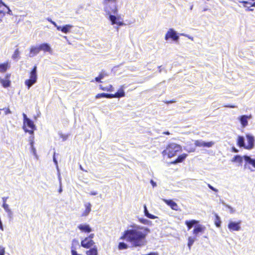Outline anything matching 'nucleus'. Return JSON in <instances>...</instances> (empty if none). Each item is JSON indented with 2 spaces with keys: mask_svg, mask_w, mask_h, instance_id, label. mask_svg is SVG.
Here are the masks:
<instances>
[{
  "mask_svg": "<svg viewBox=\"0 0 255 255\" xmlns=\"http://www.w3.org/2000/svg\"><path fill=\"white\" fill-rule=\"evenodd\" d=\"M130 229L125 230L120 237L121 240H125L130 243L133 247H141L147 243L146 237L150 233L147 227L135 224L130 226Z\"/></svg>",
  "mask_w": 255,
  "mask_h": 255,
  "instance_id": "1",
  "label": "nucleus"
},
{
  "mask_svg": "<svg viewBox=\"0 0 255 255\" xmlns=\"http://www.w3.org/2000/svg\"><path fill=\"white\" fill-rule=\"evenodd\" d=\"M199 222V221L196 220H186L185 222L188 230H190L194 226V228L192 231V234L195 237H197L200 234H203L206 230V227L200 224Z\"/></svg>",
  "mask_w": 255,
  "mask_h": 255,
  "instance_id": "2",
  "label": "nucleus"
},
{
  "mask_svg": "<svg viewBox=\"0 0 255 255\" xmlns=\"http://www.w3.org/2000/svg\"><path fill=\"white\" fill-rule=\"evenodd\" d=\"M245 161V168L246 169H249L251 171H255V159L252 158L250 156L248 155H244L241 156L239 155H237L234 156L232 161L241 163L243 162V160Z\"/></svg>",
  "mask_w": 255,
  "mask_h": 255,
  "instance_id": "3",
  "label": "nucleus"
},
{
  "mask_svg": "<svg viewBox=\"0 0 255 255\" xmlns=\"http://www.w3.org/2000/svg\"><path fill=\"white\" fill-rule=\"evenodd\" d=\"M104 11L106 15L108 16V19L110 18L111 15H118V10L116 0H104Z\"/></svg>",
  "mask_w": 255,
  "mask_h": 255,
  "instance_id": "4",
  "label": "nucleus"
},
{
  "mask_svg": "<svg viewBox=\"0 0 255 255\" xmlns=\"http://www.w3.org/2000/svg\"><path fill=\"white\" fill-rule=\"evenodd\" d=\"M181 150L182 147L181 145L171 142L168 144L166 148L162 152V154L163 156L167 155L168 157L171 158L176 155L178 152Z\"/></svg>",
  "mask_w": 255,
  "mask_h": 255,
  "instance_id": "5",
  "label": "nucleus"
},
{
  "mask_svg": "<svg viewBox=\"0 0 255 255\" xmlns=\"http://www.w3.org/2000/svg\"><path fill=\"white\" fill-rule=\"evenodd\" d=\"M37 66L35 65L30 72L29 79L25 81V85L27 87L28 89L37 82Z\"/></svg>",
  "mask_w": 255,
  "mask_h": 255,
  "instance_id": "6",
  "label": "nucleus"
},
{
  "mask_svg": "<svg viewBox=\"0 0 255 255\" xmlns=\"http://www.w3.org/2000/svg\"><path fill=\"white\" fill-rule=\"evenodd\" d=\"M171 38L173 41L177 42L179 39L177 32L173 28H170L165 36V39L167 41Z\"/></svg>",
  "mask_w": 255,
  "mask_h": 255,
  "instance_id": "7",
  "label": "nucleus"
},
{
  "mask_svg": "<svg viewBox=\"0 0 255 255\" xmlns=\"http://www.w3.org/2000/svg\"><path fill=\"white\" fill-rule=\"evenodd\" d=\"M88 238L85 237L83 240L81 241V246L86 249H90V248L95 246V243L93 240L88 239Z\"/></svg>",
  "mask_w": 255,
  "mask_h": 255,
  "instance_id": "8",
  "label": "nucleus"
},
{
  "mask_svg": "<svg viewBox=\"0 0 255 255\" xmlns=\"http://www.w3.org/2000/svg\"><path fill=\"white\" fill-rule=\"evenodd\" d=\"M241 221H239L237 222H230L228 227L230 231H238L241 230Z\"/></svg>",
  "mask_w": 255,
  "mask_h": 255,
  "instance_id": "9",
  "label": "nucleus"
},
{
  "mask_svg": "<svg viewBox=\"0 0 255 255\" xmlns=\"http://www.w3.org/2000/svg\"><path fill=\"white\" fill-rule=\"evenodd\" d=\"M109 19L111 21L112 25L117 24L119 26H121L125 24L123 22L120 20V17L118 15H111L110 18Z\"/></svg>",
  "mask_w": 255,
  "mask_h": 255,
  "instance_id": "10",
  "label": "nucleus"
},
{
  "mask_svg": "<svg viewBox=\"0 0 255 255\" xmlns=\"http://www.w3.org/2000/svg\"><path fill=\"white\" fill-rule=\"evenodd\" d=\"M252 118V115H242L238 118V120L240 121L242 126L243 128H245L248 125V120Z\"/></svg>",
  "mask_w": 255,
  "mask_h": 255,
  "instance_id": "11",
  "label": "nucleus"
},
{
  "mask_svg": "<svg viewBox=\"0 0 255 255\" xmlns=\"http://www.w3.org/2000/svg\"><path fill=\"white\" fill-rule=\"evenodd\" d=\"M73 27V26L71 24H66L63 26H59L57 25L56 29L58 31H61L64 33H69L71 29Z\"/></svg>",
  "mask_w": 255,
  "mask_h": 255,
  "instance_id": "12",
  "label": "nucleus"
},
{
  "mask_svg": "<svg viewBox=\"0 0 255 255\" xmlns=\"http://www.w3.org/2000/svg\"><path fill=\"white\" fill-rule=\"evenodd\" d=\"M246 137L248 144L246 145L247 147H246V149H251L254 146L255 138L253 135L250 134H247Z\"/></svg>",
  "mask_w": 255,
  "mask_h": 255,
  "instance_id": "13",
  "label": "nucleus"
},
{
  "mask_svg": "<svg viewBox=\"0 0 255 255\" xmlns=\"http://www.w3.org/2000/svg\"><path fill=\"white\" fill-rule=\"evenodd\" d=\"M163 201L174 210L177 211L178 210V206L177 204L172 200H167L165 199H162Z\"/></svg>",
  "mask_w": 255,
  "mask_h": 255,
  "instance_id": "14",
  "label": "nucleus"
},
{
  "mask_svg": "<svg viewBox=\"0 0 255 255\" xmlns=\"http://www.w3.org/2000/svg\"><path fill=\"white\" fill-rule=\"evenodd\" d=\"M78 228L81 232L85 233H89L92 231V228L88 224H80L78 225Z\"/></svg>",
  "mask_w": 255,
  "mask_h": 255,
  "instance_id": "15",
  "label": "nucleus"
},
{
  "mask_svg": "<svg viewBox=\"0 0 255 255\" xmlns=\"http://www.w3.org/2000/svg\"><path fill=\"white\" fill-rule=\"evenodd\" d=\"M40 51L39 46H32L31 47L29 57H33Z\"/></svg>",
  "mask_w": 255,
  "mask_h": 255,
  "instance_id": "16",
  "label": "nucleus"
},
{
  "mask_svg": "<svg viewBox=\"0 0 255 255\" xmlns=\"http://www.w3.org/2000/svg\"><path fill=\"white\" fill-rule=\"evenodd\" d=\"M88 249L85 252L86 255H98V250L96 246H94Z\"/></svg>",
  "mask_w": 255,
  "mask_h": 255,
  "instance_id": "17",
  "label": "nucleus"
},
{
  "mask_svg": "<svg viewBox=\"0 0 255 255\" xmlns=\"http://www.w3.org/2000/svg\"><path fill=\"white\" fill-rule=\"evenodd\" d=\"M187 154L186 153H183L181 154L178 156V157L173 161L171 162V163L175 164L178 163L182 162L187 157Z\"/></svg>",
  "mask_w": 255,
  "mask_h": 255,
  "instance_id": "18",
  "label": "nucleus"
},
{
  "mask_svg": "<svg viewBox=\"0 0 255 255\" xmlns=\"http://www.w3.org/2000/svg\"><path fill=\"white\" fill-rule=\"evenodd\" d=\"M38 46L40 51L43 50L45 52H50L51 51L49 44L47 43H42Z\"/></svg>",
  "mask_w": 255,
  "mask_h": 255,
  "instance_id": "19",
  "label": "nucleus"
},
{
  "mask_svg": "<svg viewBox=\"0 0 255 255\" xmlns=\"http://www.w3.org/2000/svg\"><path fill=\"white\" fill-rule=\"evenodd\" d=\"M237 145L240 147H243L246 148L247 147L245 144V139L243 136H239L237 139Z\"/></svg>",
  "mask_w": 255,
  "mask_h": 255,
  "instance_id": "20",
  "label": "nucleus"
},
{
  "mask_svg": "<svg viewBox=\"0 0 255 255\" xmlns=\"http://www.w3.org/2000/svg\"><path fill=\"white\" fill-rule=\"evenodd\" d=\"M26 126L30 129H36L35 125L34 124L33 121L30 119L23 122V126L25 127Z\"/></svg>",
  "mask_w": 255,
  "mask_h": 255,
  "instance_id": "21",
  "label": "nucleus"
},
{
  "mask_svg": "<svg viewBox=\"0 0 255 255\" xmlns=\"http://www.w3.org/2000/svg\"><path fill=\"white\" fill-rule=\"evenodd\" d=\"M85 210L82 214V216H87L91 211V204L90 203H87L85 204Z\"/></svg>",
  "mask_w": 255,
  "mask_h": 255,
  "instance_id": "22",
  "label": "nucleus"
},
{
  "mask_svg": "<svg viewBox=\"0 0 255 255\" xmlns=\"http://www.w3.org/2000/svg\"><path fill=\"white\" fill-rule=\"evenodd\" d=\"M240 2L242 3L243 4L244 6L247 8V9H246L247 11H253L254 10V9L250 8L251 7H252L251 6L252 2H249L248 1H245V0L240 1Z\"/></svg>",
  "mask_w": 255,
  "mask_h": 255,
  "instance_id": "23",
  "label": "nucleus"
},
{
  "mask_svg": "<svg viewBox=\"0 0 255 255\" xmlns=\"http://www.w3.org/2000/svg\"><path fill=\"white\" fill-rule=\"evenodd\" d=\"M123 86L116 93V98H121L125 97V93L124 92V90H123Z\"/></svg>",
  "mask_w": 255,
  "mask_h": 255,
  "instance_id": "24",
  "label": "nucleus"
},
{
  "mask_svg": "<svg viewBox=\"0 0 255 255\" xmlns=\"http://www.w3.org/2000/svg\"><path fill=\"white\" fill-rule=\"evenodd\" d=\"M78 243V241L75 240V239H74L72 241V246H71V255H82L81 254H78V253L76 251V248L73 246V243Z\"/></svg>",
  "mask_w": 255,
  "mask_h": 255,
  "instance_id": "25",
  "label": "nucleus"
},
{
  "mask_svg": "<svg viewBox=\"0 0 255 255\" xmlns=\"http://www.w3.org/2000/svg\"><path fill=\"white\" fill-rule=\"evenodd\" d=\"M144 213L145 215L149 219H155L157 218L156 216L149 213L146 206H144Z\"/></svg>",
  "mask_w": 255,
  "mask_h": 255,
  "instance_id": "26",
  "label": "nucleus"
},
{
  "mask_svg": "<svg viewBox=\"0 0 255 255\" xmlns=\"http://www.w3.org/2000/svg\"><path fill=\"white\" fill-rule=\"evenodd\" d=\"M0 83L2 84V86L4 88H7L10 86V81L8 80H4L1 79Z\"/></svg>",
  "mask_w": 255,
  "mask_h": 255,
  "instance_id": "27",
  "label": "nucleus"
},
{
  "mask_svg": "<svg viewBox=\"0 0 255 255\" xmlns=\"http://www.w3.org/2000/svg\"><path fill=\"white\" fill-rule=\"evenodd\" d=\"M196 237H195L194 236V237H189L188 238V244H187V245H188V246L189 249H191V246L193 245L194 242L196 240Z\"/></svg>",
  "mask_w": 255,
  "mask_h": 255,
  "instance_id": "28",
  "label": "nucleus"
},
{
  "mask_svg": "<svg viewBox=\"0 0 255 255\" xmlns=\"http://www.w3.org/2000/svg\"><path fill=\"white\" fill-rule=\"evenodd\" d=\"M8 63H2L0 64V72H5L7 69Z\"/></svg>",
  "mask_w": 255,
  "mask_h": 255,
  "instance_id": "29",
  "label": "nucleus"
},
{
  "mask_svg": "<svg viewBox=\"0 0 255 255\" xmlns=\"http://www.w3.org/2000/svg\"><path fill=\"white\" fill-rule=\"evenodd\" d=\"M128 247V245L124 242H120L118 245V249L120 250L127 249Z\"/></svg>",
  "mask_w": 255,
  "mask_h": 255,
  "instance_id": "30",
  "label": "nucleus"
},
{
  "mask_svg": "<svg viewBox=\"0 0 255 255\" xmlns=\"http://www.w3.org/2000/svg\"><path fill=\"white\" fill-rule=\"evenodd\" d=\"M214 223H215V225L217 227H220L221 226V221L220 220V218L217 215H216V216H215Z\"/></svg>",
  "mask_w": 255,
  "mask_h": 255,
  "instance_id": "31",
  "label": "nucleus"
},
{
  "mask_svg": "<svg viewBox=\"0 0 255 255\" xmlns=\"http://www.w3.org/2000/svg\"><path fill=\"white\" fill-rule=\"evenodd\" d=\"M196 146L204 147L205 141L202 140H197L195 142Z\"/></svg>",
  "mask_w": 255,
  "mask_h": 255,
  "instance_id": "32",
  "label": "nucleus"
},
{
  "mask_svg": "<svg viewBox=\"0 0 255 255\" xmlns=\"http://www.w3.org/2000/svg\"><path fill=\"white\" fill-rule=\"evenodd\" d=\"M100 88L101 90L111 92L113 90V86L112 85H110L109 87H104L102 85H100Z\"/></svg>",
  "mask_w": 255,
  "mask_h": 255,
  "instance_id": "33",
  "label": "nucleus"
},
{
  "mask_svg": "<svg viewBox=\"0 0 255 255\" xmlns=\"http://www.w3.org/2000/svg\"><path fill=\"white\" fill-rule=\"evenodd\" d=\"M138 220L140 223L144 225H149L151 223V221L143 218H140L138 219Z\"/></svg>",
  "mask_w": 255,
  "mask_h": 255,
  "instance_id": "34",
  "label": "nucleus"
},
{
  "mask_svg": "<svg viewBox=\"0 0 255 255\" xmlns=\"http://www.w3.org/2000/svg\"><path fill=\"white\" fill-rule=\"evenodd\" d=\"M31 147V152L33 153V154L35 156L36 159H38V155L36 153V150L35 148L34 147V144L30 145Z\"/></svg>",
  "mask_w": 255,
  "mask_h": 255,
  "instance_id": "35",
  "label": "nucleus"
},
{
  "mask_svg": "<svg viewBox=\"0 0 255 255\" xmlns=\"http://www.w3.org/2000/svg\"><path fill=\"white\" fill-rule=\"evenodd\" d=\"M105 74L104 73H101L99 76L95 78V81L97 82H101V80L104 78Z\"/></svg>",
  "mask_w": 255,
  "mask_h": 255,
  "instance_id": "36",
  "label": "nucleus"
},
{
  "mask_svg": "<svg viewBox=\"0 0 255 255\" xmlns=\"http://www.w3.org/2000/svg\"><path fill=\"white\" fill-rule=\"evenodd\" d=\"M184 149L188 152H192L195 151V148L194 147H189L188 145H187L184 147Z\"/></svg>",
  "mask_w": 255,
  "mask_h": 255,
  "instance_id": "37",
  "label": "nucleus"
},
{
  "mask_svg": "<svg viewBox=\"0 0 255 255\" xmlns=\"http://www.w3.org/2000/svg\"><path fill=\"white\" fill-rule=\"evenodd\" d=\"M107 98V93H101V94H98L96 96V99H99V98Z\"/></svg>",
  "mask_w": 255,
  "mask_h": 255,
  "instance_id": "38",
  "label": "nucleus"
},
{
  "mask_svg": "<svg viewBox=\"0 0 255 255\" xmlns=\"http://www.w3.org/2000/svg\"><path fill=\"white\" fill-rule=\"evenodd\" d=\"M23 128L25 132H28L30 135H33L34 130L36 129H28L26 128V127H24V126H23Z\"/></svg>",
  "mask_w": 255,
  "mask_h": 255,
  "instance_id": "39",
  "label": "nucleus"
},
{
  "mask_svg": "<svg viewBox=\"0 0 255 255\" xmlns=\"http://www.w3.org/2000/svg\"><path fill=\"white\" fill-rule=\"evenodd\" d=\"M214 144H215V142L214 141H209V142H205V141L204 147H211Z\"/></svg>",
  "mask_w": 255,
  "mask_h": 255,
  "instance_id": "40",
  "label": "nucleus"
},
{
  "mask_svg": "<svg viewBox=\"0 0 255 255\" xmlns=\"http://www.w3.org/2000/svg\"><path fill=\"white\" fill-rule=\"evenodd\" d=\"M34 135H31L29 137V141L30 145L34 144Z\"/></svg>",
  "mask_w": 255,
  "mask_h": 255,
  "instance_id": "41",
  "label": "nucleus"
},
{
  "mask_svg": "<svg viewBox=\"0 0 255 255\" xmlns=\"http://www.w3.org/2000/svg\"><path fill=\"white\" fill-rule=\"evenodd\" d=\"M47 20L48 21H49L51 23H52V24H53V25H54V26L56 28V27L57 26V23H56L55 21H53V20H52L50 18H49V17H48V18H47Z\"/></svg>",
  "mask_w": 255,
  "mask_h": 255,
  "instance_id": "42",
  "label": "nucleus"
},
{
  "mask_svg": "<svg viewBox=\"0 0 255 255\" xmlns=\"http://www.w3.org/2000/svg\"><path fill=\"white\" fill-rule=\"evenodd\" d=\"M5 249L2 247H0V255H4Z\"/></svg>",
  "mask_w": 255,
  "mask_h": 255,
  "instance_id": "43",
  "label": "nucleus"
},
{
  "mask_svg": "<svg viewBox=\"0 0 255 255\" xmlns=\"http://www.w3.org/2000/svg\"><path fill=\"white\" fill-rule=\"evenodd\" d=\"M114 98H116V93L115 94L107 93V98L111 99Z\"/></svg>",
  "mask_w": 255,
  "mask_h": 255,
  "instance_id": "44",
  "label": "nucleus"
},
{
  "mask_svg": "<svg viewBox=\"0 0 255 255\" xmlns=\"http://www.w3.org/2000/svg\"><path fill=\"white\" fill-rule=\"evenodd\" d=\"M2 206L6 211L8 210V206L7 204H6L5 201H4Z\"/></svg>",
  "mask_w": 255,
  "mask_h": 255,
  "instance_id": "45",
  "label": "nucleus"
},
{
  "mask_svg": "<svg viewBox=\"0 0 255 255\" xmlns=\"http://www.w3.org/2000/svg\"><path fill=\"white\" fill-rule=\"evenodd\" d=\"M19 54V51H18V49H16L15 51H14V53L13 55V58H16L17 55H18Z\"/></svg>",
  "mask_w": 255,
  "mask_h": 255,
  "instance_id": "46",
  "label": "nucleus"
},
{
  "mask_svg": "<svg viewBox=\"0 0 255 255\" xmlns=\"http://www.w3.org/2000/svg\"><path fill=\"white\" fill-rule=\"evenodd\" d=\"M4 111L5 114L7 115L11 113V111L8 108H5L3 109Z\"/></svg>",
  "mask_w": 255,
  "mask_h": 255,
  "instance_id": "47",
  "label": "nucleus"
},
{
  "mask_svg": "<svg viewBox=\"0 0 255 255\" xmlns=\"http://www.w3.org/2000/svg\"><path fill=\"white\" fill-rule=\"evenodd\" d=\"M94 237H95L94 234H91L88 236L86 237V238H88V239H90V240H93V238H94Z\"/></svg>",
  "mask_w": 255,
  "mask_h": 255,
  "instance_id": "48",
  "label": "nucleus"
},
{
  "mask_svg": "<svg viewBox=\"0 0 255 255\" xmlns=\"http://www.w3.org/2000/svg\"><path fill=\"white\" fill-rule=\"evenodd\" d=\"M5 6V7L7 8V9H8V11H7V14H8L9 15H12V11H11V10L10 9L9 7L8 6H7L6 5V6Z\"/></svg>",
  "mask_w": 255,
  "mask_h": 255,
  "instance_id": "49",
  "label": "nucleus"
},
{
  "mask_svg": "<svg viewBox=\"0 0 255 255\" xmlns=\"http://www.w3.org/2000/svg\"><path fill=\"white\" fill-rule=\"evenodd\" d=\"M55 153L54 154V155H53V162H54L55 164L56 165V166H57L58 165V162H57V160H56V158H55Z\"/></svg>",
  "mask_w": 255,
  "mask_h": 255,
  "instance_id": "50",
  "label": "nucleus"
},
{
  "mask_svg": "<svg viewBox=\"0 0 255 255\" xmlns=\"http://www.w3.org/2000/svg\"><path fill=\"white\" fill-rule=\"evenodd\" d=\"M143 255H159L158 253L157 252H151L147 254H145Z\"/></svg>",
  "mask_w": 255,
  "mask_h": 255,
  "instance_id": "51",
  "label": "nucleus"
},
{
  "mask_svg": "<svg viewBox=\"0 0 255 255\" xmlns=\"http://www.w3.org/2000/svg\"><path fill=\"white\" fill-rule=\"evenodd\" d=\"M232 152L237 153L239 152V150L237 149L235 147L233 146L232 147Z\"/></svg>",
  "mask_w": 255,
  "mask_h": 255,
  "instance_id": "52",
  "label": "nucleus"
},
{
  "mask_svg": "<svg viewBox=\"0 0 255 255\" xmlns=\"http://www.w3.org/2000/svg\"><path fill=\"white\" fill-rule=\"evenodd\" d=\"M22 116L23 117V122L26 121L27 120L29 119V118H27L26 115L24 113H23Z\"/></svg>",
  "mask_w": 255,
  "mask_h": 255,
  "instance_id": "53",
  "label": "nucleus"
},
{
  "mask_svg": "<svg viewBox=\"0 0 255 255\" xmlns=\"http://www.w3.org/2000/svg\"><path fill=\"white\" fill-rule=\"evenodd\" d=\"M225 107H227V108H236V106H234V105H225L224 106Z\"/></svg>",
  "mask_w": 255,
  "mask_h": 255,
  "instance_id": "54",
  "label": "nucleus"
},
{
  "mask_svg": "<svg viewBox=\"0 0 255 255\" xmlns=\"http://www.w3.org/2000/svg\"><path fill=\"white\" fill-rule=\"evenodd\" d=\"M208 187L211 189L213 191H216L217 192V190L215 188H214L213 186H212L210 184H208Z\"/></svg>",
  "mask_w": 255,
  "mask_h": 255,
  "instance_id": "55",
  "label": "nucleus"
},
{
  "mask_svg": "<svg viewBox=\"0 0 255 255\" xmlns=\"http://www.w3.org/2000/svg\"><path fill=\"white\" fill-rule=\"evenodd\" d=\"M67 136H68L67 135H63V134H61V137L62 138H63V140H66L67 139Z\"/></svg>",
  "mask_w": 255,
  "mask_h": 255,
  "instance_id": "56",
  "label": "nucleus"
},
{
  "mask_svg": "<svg viewBox=\"0 0 255 255\" xmlns=\"http://www.w3.org/2000/svg\"><path fill=\"white\" fill-rule=\"evenodd\" d=\"M2 5L6 6V4L2 1V0H0V7H1Z\"/></svg>",
  "mask_w": 255,
  "mask_h": 255,
  "instance_id": "57",
  "label": "nucleus"
},
{
  "mask_svg": "<svg viewBox=\"0 0 255 255\" xmlns=\"http://www.w3.org/2000/svg\"><path fill=\"white\" fill-rule=\"evenodd\" d=\"M4 14H5L4 12L2 10H0V15L2 17L4 15Z\"/></svg>",
  "mask_w": 255,
  "mask_h": 255,
  "instance_id": "58",
  "label": "nucleus"
},
{
  "mask_svg": "<svg viewBox=\"0 0 255 255\" xmlns=\"http://www.w3.org/2000/svg\"><path fill=\"white\" fill-rule=\"evenodd\" d=\"M90 194L91 195H97V192H95V191H94V192H91L90 193Z\"/></svg>",
  "mask_w": 255,
  "mask_h": 255,
  "instance_id": "59",
  "label": "nucleus"
},
{
  "mask_svg": "<svg viewBox=\"0 0 255 255\" xmlns=\"http://www.w3.org/2000/svg\"><path fill=\"white\" fill-rule=\"evenodd\" d=\"M150 182H151V183L152 184V186H153V187H154V186H156V183H155V182H154L153 180H151L150 181Z\"/></svg>",
  "mask_w": 255,
  "mask_h": 255,
  "instance_id": "60",
  "label": "nucleus"
},
{
  "mask_svg": "<svg viewBox=\"0 0 255 255\" xmlns=\"http://www.w3.org/2000/svg\"><path fill=\"white\" fill-rule=\"evenodd\" d=\"M174 102H175V101H174V100L165 102V103L167 104L172 103H174Z\"/></svg>",
  "mask_w": 255,
  "mask_h": 255,
  "instance_id": "61",
  "label": "nucleus"
},
{
  "mask_svg": "<svg viewBox=\"0 0 255 255\" xmlns=\"http://www.w3.org/2000/svg\"><path fill=\"white\" fill-rule=\"evenodd\" d=\"M163 133L164 134H166V135H169L170 134V132L168 131H164V132H163Z\"/></svg>",
  "mask_w": 255,
  "mask_h": 255,
  "instance_id": "62",
  "label": "nucleus"
},
{
  "mask_svg": "<svg viewBox=\"0 0 255 255\" xmlns=\"http://www.w3.org/2000/svg\"><path fill=\"white\" fill-rule=\"evenodd\" d=\"M158 68H159V73H161L162 70V68H161V66H158Z\"/></svg>",
  "mask_w": 255,
  "mask_h": 255,
  "instance_id": "63",
  "label": "nucleus"
},
{
  "mask_svg": "<svg viewBox=\"0 0 255 255\" xmlns=\"http://www.w3.org/2000/svg\"><path fill=\"white\" fill-rule=\"evenodd\" d=\"M228 207L231 210V212L232 213L234 212V211L233 210V209L232 207H231L230 206H228Z\"/></svg>",
  "mask_w": 255,
  "mask_h": 255,
  "instance_id": "64",
  "label": "nucleus"
}]
</instances>
